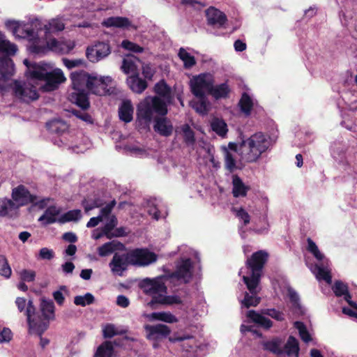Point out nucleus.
<instances>
[{"instance_id":"nucleus-1","label":"nucleus","mask_w":357,"mask_h":357,"mask_svg":"<svg viewBox=\"0 0 357 357\" xmlns=\"http://www.w3.org/2000/svg\"><path fill=\"white\" fill-rule=\"evenodd\" d=\"M181 254L176 263V270L170 274H165L154 278H145L142 283L144 292L152 297L148 303L151 308H155L156 304L174 305L183 304L185 301L178 295H167L166 284L174 287L190 282L192 277V260L199 261V253L187 245L178 248Z\"/></svg>"},{"instance_id":"nucleus-2","label":"nucleus","mask_w":357,"mask_h":357,"mask_svg":"<svg viewBox=\"0 0 357 357\" xmlns=\"http://www.w3.org/2000/svg\"><path fill=\"white\" fill-rule=\"evenodd\" d=\"M24 64L26 67V82L14 80L10 84L13 96L22 102H29L37 100L39 97L38 87L43 91H52L66 81L60 68L52 70L50 65L45 62L30 63L24 59Z\"/></svg>"},{"instance_id":"nucleus-3","label":"nucleus","mask_w":357,"mask_h":357,"mask_svg":"<svg viewBox=\"0 0 357 357\" xmlns=\"http://www.w3.org/2000/svg\"><path fill=\"white\" fill-rule=\"evenodd\" d=\"M277 137L270 136L261 132H255L250 137L241 135L237 142H229L228 146H223L225 166L229 172L237 169L236 160L232 151L239 156V161L244 163L256 162L264 153L271 150Z\"/></svg>"},{"instance_id":"nucleus-4","label":"nucleus","mask_w":357,"mask_h":357,"mask_svg":"<svg viewBox=\"0 0 357 357\" xmlns=\"http://www.w3.org/2000/svg\"><path fill=\"white\" fill-rule=\"evenodd\" d=\"M5 24L16 38L26 39L30 43L28 49L32 53L41 54L52 50L56 53L68 54L74 48L71 42L63 43L54 39L45 41L40 38L38 30L42 28V22L38 19L24 24L15 20H8Z\"/></svg>"},{"instance_id":"nucleus-5","label":"nucleus","mask_w":357,"mask_h":357,"mask_svg":"<svg viewBox=\"0 0 357 357\" xmlns=\"http://www.w3.org/2000/svg\"><path fill=\"white\" fill-rule=\"evenodd\" d=\"M268 253L263 250L257 251L247 259L246 266L239 271L247 286L249 293L245 292L243 299L241 300L242 306L247 308L256 306L260 301L257 296L259 291V283L263 267L267 260Z\"/></svg>"},{"instance_id":"nucleus-6","label":"nucleus","mask_w":357,"mask_h":357,"mask_svg":"<svg viewBox=\"0 0 357 357\" xmlns=\"http://www.w3.org/2000/svg\"><path fill=\"white\" fill-rule=\"evenodd\" d=\"M155 92L160 96H148L137 105V116L141 124L149 126L154 114L166 116L167 105L173 101L170 88L161 81L155 86Z\"/></svg>"},{"instance_id":"nucleus-7","label":"nucleus","mask_w":357,"mask_h":357,"mask_svg":"<svg viewBox=\"0 0 357 357\" xmlns=\"http://www.w3.org/2000/svg\"><path fill=\"white\" fill-rule=\"evenodd\" d=\"M93 75L84 70H77L71 73L73 91L69 94V100L82 109L89 107V101L86 89H89V82Z\"/></svg>"},{"instance_id":"nucleus-8","label":"nucleus","mask_w":357,"mask_h":357,"mask_svg":"<svg viewBox=\"0 0 357 357\" xmlns=\"http://www.w3.org/2000/svg\"><path fill=\"white\" fill-rule=\"evenodd\" d=\"M307 250L316 259L314 264H307L311 272L318 280H324L328 284L332 282L328 259L319 250L316 243L310 238L307 240Z\"/></svg>"},{"instance_id":"nucleus-9","label":"nucleus","mask_w":357,"mask_h":357,"mask_svg":"<svg viewBox=\"0 0 357 357\" xmlns=\"http://www.w3.org/2000/svg\"><path fill=\"white\" fill-rule=\"evenodd\" d=\"M17 51L15 44L8 40L5 36L0 33V52H4L7 55H14ZM14 72L13 61L7 56L0 58V90L3 91L6 79L11 77Z\"/></svg>"},{"instance_id":"nucleus-10","label":"nucleus","mask_w":357,"mask_h":357,"mask_svg":"<svg viewBox=\"0 0 357 357\" xmlns=\"http://www.w3.org/2000/svg\"><path fill=\"white\" fill-rule=\"evenodd\" d=\"M212 84H214V79L211 73L199 74L190 80L191 91L196 97L206 96L210 93Z\"/></svg>"},{"instance_id":"nucleus-11","label":"nucleus","mask_w":357,"mask_h":357,"mask_svg":"<svg viewBox=\"0 0 357 357\" xmlns=\"http://www.w3.org/2000/svg\"><path fill=\"white\" fill-rule=\"evenodd\" d=\"M65 28V24L63 22V19L61 17H56L55 18H52L50 20L47 24H43L42 28L38 30V37L41 39H43L45 41H50L51 40H54L53 38H49V35L51 33H55L57 32H60L63 31ZM54 40H56V38ZM59 42H71L73 43L75 46V43L71 40H58Z\"/></svg>"},{"instance_id":"nucleus-12","label":"nucleus","mask_w":357,"mask_h":357,"mask_svg":"<svg viewBox=\"0 0 357 357\" xmlns=\"http://www.w3.org/2000/svg\"><path fill=\"white\" fill-rule=\"evenodd\" d=\"M129 254L131 265L135 266H147L158 259V255L146 248H137L130 250Z\"/></svg>"},{"instance_id":"nucleus-13","label":"nucleus","mask_w":357,"mask_h":357,"mask_svg":"<svg viewBox=\"0 0 357 357\" xmlns=\"http://www.w3.org/2000/svg\"><path fill=\"white\" fill-rule=\"evenodd\" d=\"M129 265H131L129 252L126 253L115 252L109 263L112 273L116 276H123Z\"/></svg>"},{"instance_id":"nucleus-14","label":"nucleus","mask_w":357,"mask_h":357,"mask_svg":"<svg viewBox=\"0 0 357 357\" xmlns=\"http://www.w3.org/2000/svg\"><path fill=\"white\" fill-rule=\"evenodd\" d=\"M46 126L52 132L58 134L60 136L59 139L56 138L54 139V143L55 144L59 147L68 146L67 136L68 134L66 132L68 130L66 123L62 121L53 120L47 123Z\"/></svg>"},{"instance_id":"nucleus-15","label":"nucleus","mask_w":357,"mask_h":357,"mask_svg":"<svg viewBox=\"0 0 357 357\" xmlns=\"http://www.w3.org/2000/svg\"><path fill=\"white\" fill-rule=\"evenodd\" d=\"M111 53L109 45L103 42H99L86 51V56L89 61L96 63L105 59Z\"/></svg>"},{"instance_id":"nucleus-16","label":"nucleus","mask_w":357,"mask_h":357,"mask_svg":"<svg viewBox=\"0 0 357 357\" xmlns=\"http://www.w3.org/2000/svg\"><path fill=\"white\" fill-rule=\"evenodd\" d=\"M144 330L146 338L154 342L165 339L171 333L169 326L161 324L156 325L146 324L144 326Z\"/></svg>"},{"instance_id":"nucleus-17","label":"nucleus","mask_w":357,"mask_h":357,"mask_svg":"<svg viewBox=\"0 0 357 357\" xmlns=\"http://www.w3.org/2000/svg\"><path fill=\"white\" fill-rule=\"evenodd\" d=\"M111 82L112 78L109 76L93 75L88 91L98 96H105L109 93L107 86Z\"/></svg>"},{"instance_id":"nucleus-18","label":"nucleus","mask_w":357,"mask_h":357,"mask_svg":"<svg viewBox=\"0 0 357 357\" xmlns=\"http://www.w3.org/2000/svg\"><path fill=\"white\" fill-rule=\"evenodd\" d=\"M12 200L17 204V208L34 202L36 196L31 195L29 191L22 185H20L12 190Z\"/></svg>"},{"instance_id":"nucleus-19","label":"nucleus","mask_w":357,"mask_h":357,"mask_svg":"<svg viewBox=\"0 0 357 357\" xmlns=\"http://www.w3.org/2000/svg\"><path fill=\"white\" fill-rule=\"evenodd\" d=\"M207 24L214 28H221L225 24L226 15L218 8L211 6L205 11Z\"/></svg>"},{"instance_id":"nucleus-20","label":"nucleus","mask_w":357,"mask_h":357,"mask_svg":"<svg viewBox=\"0 0 357 357\" xmlns=\"http://www.w3.org/2000/svg\"><path fill=\"white\" fill-rule=\"evenodd\" d=\"M153 120L155 132L164 137H169L172 134L173 125L165 116L154 114Z\"/></svg>"},{"instance_id":"nucleus-21","label":"nucleus","mask_w":357,"mask_h":357,"mask_svg":"<svg viewBox=\"0 0 357 357\" xmlns=\"http://www.w3.org/2000/svg\"><path fill=\"white\" fill-rule=\"evenodd\" d=\"M61 209L60 207L55 205H50L45 209L43 214L38 220L44 226H47L56 222H58V216L61 213Z\"/></svg>"},{"instance_id":"nucleus-22","label":"nucleus","mask_w":357,"mask_h":357,"mask_svg":"<svg viewBox=\"0 0 357 357\" xmlns=\"http://www.w3.org/2000/svg\"><path fill=\"white\" fill-rule=\"evenodd\" d=\"M102 24L107 28L116 27L124 29L132 27L135 29H137L136 26L132 25L129 19L125 17H110L104 20Z\"/></svg>"},{"instance_id":"nucleus-23","label":"nucleus","mask_w":357,"mask_h":357,"mask_svg":"<svg viewBox=\"0 0 357 357\" xmlns=\"http://www.w3.org/2000/svg\"><path fill=\"white\" fill-rule=\"evenodd\" d=\"M115 205V200H113L108 203L107 204H106L105 206L101 208L99 215H98L97 217H93L89 220V221L86 224V227L89 228H91L97 226L99 224V222L103 220L104 218H106V217L110 215Z\"/></svg>"},{"instance_id":"nucleus-24","label":"nucleus","mask_w":357,"mask_h":357,"mask_svg":"<svg viewBox=\"0 0 357 357\" xmlns=\"http://www.w3.org/2000/svg\"><path fill=\"white\" fill-rule=\"evenodd\" d=\"M232 194L234 197H245L250 187L245 185L237 175L232 176Z\"/></svg>"},{"instance_id":"nucleus-25","label":"nucleus","mask_w":357,"mask_h":357,"mask_svg":"<svg viewBox=\"0 0 357 357\" xmlns=\"http://www.w3.org/2000/svg\"><path fill=\"white\" fill-rule=\"evenodd\" d=\"M18 208L17 204L8 198L0 199V217L13 216L17 213Z\"/></svg>"},{"instance_id":"nucleus-26","label":"nucleus","mask_w":357,"mask_h":357,"mask_svg":"<svg viewBox=\"0 0 357 357\" xmlns=\"http://www.w3.org/2000/svg\"><path fill=\"white\" fill-rule=\"evenodd\" d=\"M332 289L336 296H343L345 301H347L349 305L357 308L356 305L351 301V297L349 293L347 284L341 281H336L334 283Z\"/></svg>"},{"instance_id":"nucleus-27","label":"nucleus","mask_w":357,"mask_h":357,"mask_svg":"<svg viewBox=\"0 0 357 357\" xmlns=\"http://www.w3.org/2000/svg\"><path fill=\"white\" fill-rule=\"evenodd\" d=\"M230 91V87L227 82L216 85L212 84L209 95L212 96L216 100L225 99L229 96Z\"/></svg>"},{"instance_id":"nucleus-28","label":"nucleus","mask_w":357,"mask_h":357,"mask_svg":"<svg viewBox=\"0 0 357 357\" xmlns=\"http://www.w3.org/2000/svg\"><path fill=\"white\" fill-rule=\"evenodd\" d=\"M150 321H161L168 324L176 323L178 319L170 312H157L145 315Z\"/></svg>"},{"instance_id":"nucleus-29","label":"nucleus","mask_w":357,"mask_h":357,"mask_svg":"<svg viewBox=\"0 0 357 357\" xmlns=\"http://www.w3.org/2000/svg\"><path fill=\"white\" fill-rule=\"evenodd\" d=\"M127 83L130 89L135 93H141L147 87V83L137 75H132L128 77Z\"/></svg>"},{"instance_id":"nucleus-30","label":"nucleus","mask_w":357,"mask_h":357,"mask_svg":"<svg viewBox=\"0 0 357 357\" xmlns=\"http://www.w3.org/2000/svg\"><path fill=\"white\" fill-rule=\"evenodd\" d=\"M133 107L130 100H124L119 108V119L125 123L132 120Z\"/></svg>"},{"instance_id":"nucleus-31","label":"nucleus","mask_w":357,"mask_h":357,"mask_svg":"<svg viewBox=\"0 0 357 357\" xmlns=\"http://www.w3.org/2000/svg\"><path fill=\"white\" fill-rule=\"evenodd\" d=\"M283 354L288 356L298 357L299 345L298 340L293 336H289L286 344L283 346Z\"/></svg>"},{"instance_id":"nucleus-32","label":"nucleus","mask_w":357,"mask_h":357,"mask_svg":"<svg viewBox=\"0 0 357 357\" xmlns=\"http://www.w3.org/2000/svg\"><path fill=\"white\" fill-rule=\"evenodd\" d=\"M347 146L341 143H334L331 146V155L340 163H343L345 160Z\"/></svg>"},{"instance_id":"nucleus-33","label":"nucleus","mask_w":357,"mask_h":357,"mask_svg":"<svg viewBox=\"0 0 357 357\" xmlns=\"http://www.w3.org/2000/svg\"><path fill=\"white\" fill-rule=\"evenodd\" d=\"M247 317L255 323L266 329L270 328L273 325V322L269 319L254 310H249L247 313Z\"/></svg>"},{"instance_id":"nucleus-34","label":"nucleus","mask_w":357,"mask_h":357,"mask_svg":"<svg viewBox=\"0 0 357 357\" xmlns=\"http://www.w3.org/2000/svg\"><path fill=\"white\" fill-rule=\"evenodd\" d=\"M40 310L45 319L49 320L54 317V304L50 299L42 298L40 300Z\"/></svg>"},{"instance_id":"nucleus-35","label":"nucleus","mask_w":357,"mask_h":357,"mask_svg":"<svg viewBox=\"0 0 357 357\" xmlns=\"http://www.w3.org/2000/svg\"><path fill=\"white\" fill-rule=\"evenodd\" d=\"M107 222L102 229V233L94 236L95 239L100 238L102 235H105L107 238L112 236L111 232L117 225V219L114 215H108L106 217Z\"/></svg>"},{"instance_id":"nucleus-36","label":"nucleus","mask_w":357,"mask_h":357,"mask_svg":"<svg viewBox=\"0 0 357 357\" xmlns=\"http://www.w3.org/2000/svg\"><path fill=\"white\" fill-rule=\"evenodd\" d=\"M211 128L218 136L225 138L228 132L227 125L225 121L221 119L215 118L211 123Z\"/></svg>"},{"instance_id":"nucleus-37","label":"nucleus","mask_w":357,"mask_h":357,"mask_svg":"<svg viewBox=\"0 0 357 357\" xmlns=\"http://www.w3.org/2000/svg\"><path fill=\"white\" fill-rule=\"evenodd\" d=\"M82 212L79 209L71 210L60 215L58 218V222L63 224L72 221L77 222L82 218Z\"/></svg>"},{"instance_id":"nucleus-38","label":"nucleus","mask_w":357,"mask_h":357,"mask_svg":"<svg viewBox=\"0 0 357 357\" xmlns=\"http://www.w3.org/2000/svg\"><path fill=\"white\" fill-rule=\"evenodd\" d=\"M179 59L183 61V66L186 69H190L196 64V60L194 56L190 54L187 50L181 47L178 52Z\"/></svg>"},{"instance_id":"nucleus-39","label":"nucleus","mask_w":357,"mask_h":357,"mask_svg":"<svg viewBox=\"0 0 357 357\" xmlns=\"http://www.w3.org/2000/svg\"><path fill=\"white\" fill-rule=\"evenodd\" d=\"M264 347L266 350L270 351L275 354H283L282 341L280 338H274L265 342Z\"/></svg>"},{"instance_id":"nucleus-40","label":"nucleus","mask_w":357,"mask_h":357,"mask_svg":"<svg viewBox=\"0 0 357 357\" xmlns=\"http://www.w3.org/2000/svg\"><path fill=\"white\" fill-rule=\"evenodd\" d=\"M147 213L156 220L165 218L167 215V211L160 208V206L156 205L154 202H150L147 206Z\"/></svg>"},{"instance_id":"nucleus-41","label":"nucleus","mask_w":357,"mask_h":357,"mask_svg":"<svg viewBox=\"0 0 357 357\" xmlns=\"http://www.w3.org/2000/svg\"><path fill=\"white\" fill-rule=\"evenodd\" d=\"M197 100L191 102L192 107L201 114H206L208 110V102L206 96L197 97Z\"/></svg>"},{"instance_id":"nucleus-42","label":"nucleus","mask_w":357,"mask_h":357,"mask_svg":"<svg viewBox=\"0 0 357 357\" xmlns=\"http://www.w3.org/2000/svg\"><path fill=\"white\" fill-rule=\"evenodd\" d=\"M29 328L31 332L36 333L39 336L47 330L48 327V321H38L36 319L28 322Z\"/></svg>"},{"instance_id":"nucleus-43","label":"nucleus","mask_w":357,"mask_h":357,"mask_svg":"<svg viewBox=\"0 0 357 357\" xmlns=\"http://www.w3.org/2000/svg\"><path fill=\"white\" fill-rule=\"evenodd\" d=\"M287 296L289 298L293 309L296 312H303L300 304V298L297 292L291 287L287 289Z\"/></svg>"},{"instance_id":"nucleus-44","label":"nucleus","mask_w":357,"mask_h":357,"mask_svg":"<svg viewBox=\"0 0 357 357\" xmlns=\"http://www.w3.org/2000/svg\"><path fill=\"white\" fill-rule=\"evenodd\" d=\"M254 104V101L248 93H243L239 102L241 111L247 116L250 115Z\"/></svg>"},{"instance_id":"nucleus-45","label":"nucleus","mask_w":357,"mask_h":357,"mask_svg":"<svg viewBox=\"0 0 357 357\" xmlns=\"http://www.w3.org/2000/svg\"><path fill=\"white\" fill-rule=\"evenodd\" d=\"M113 346L110 342H105L100 344L94 355V357H112Z\"/></svg>"},{"instance_id":"nucleus-46","label":"nucleus","mask_w":357,"mask_h":357,"mask_svg":"<svg viewBox=\"0 0 357 357\" xmlns=\"http://www.w3.org/2000/svg\"><path fill=\"white\" fill-rule=\"evenodd\" d=\"M176 340L181 342V346L186 351H189L196 347L195 340L192 336L181 335L176 337Z\"/></svg>"},{"instance_id":"nucleus-47","label":"nucleus","mask_w":357,"mask_h":357,"mask_svg":"<svg viewBox=\"0 0 357 357\" xmlns=\"http://www.w3.org/2000/svg\"><path fill=\"white\" fill-rule=\"evenodd\" d=\"M94 301L95 298L91 293H86L83 296H76L74 298V303L82 307L92 304Z\"/></svg>"},{"instance_id":"nucleus-48","label":"nucleus","mask_w":357,"mask_h":357,"mask_svg":"<svg viewBox=\"0 0 357 357\" xmlns=\"http://www.w3.org/2000/svg\"><path fill=\"white\" fill-rule=\"evenodd\" d=\"M294 327L298 331L300 337L304 342L308 343L312 340L311 335L303 322L297 321L294 322Z\"/></svg>"},{"instance_id":"nucleus-49","label":"nucleus","mask_w":357,"mask_h":357,"mask_svg":"<svg viewBox=\"0 0 357 357\" xmlns=\"http://www.w3.org/2000/svg\"><path fill=\"white\" fill-rule=\"evenodd\" d=\"M126 150L135 157L144 158L149 155L145 148L138 145H128L126 147Z\"/></svg>"},{"instance_id":"nucleus-50","label":"nucleus","mask_w":357,"mask_h":357,"mask_svg":"<svg viewBox=\"0 0 357 357\" xmlns=\"http://www.w3.org/2000/svg\"><path fill=\"white\" fill-rule=\"evenodd\" d=\"M103 335L106 338H111L116 335L123 334L126 333L125 330H119L114 324H107L103 330Z\"/></svg>"},{"instance_id":"nucleus-51","label":"nucleus","mask_w":357,"mask_h":357,"mask_svg":"<svg viewBox=\"0 0 357 357\" xmlns=\"http://www.w3.org/2000/svg\"><path fill=\"white\" fill-rule=\"evenodd\" d=\"M184 141L188 145H193L195 142V133L189 125L185 124L181 128Z\"/></svg>"},{"instance_id":"nucleus-52","label":"nucleus","mask_w":357,"mask_h":357,"mask_svg":"<svg viewBox=\"0 0 357 357\" xmlns=\"http://www.w3.org/2000/svg\"><path fill=\"white\" fill-rule=\"evenodd\" d=\"M11 273L12 271L6 257L3 255H0V275L6 278H9Z\"/></svg>"},{"instance_id":"nucleus-53","label":"nucleus","mask_w":357,"mask_h":357,"mask_svg":"<svg viewBox=\"0 0 357 357\" xmlns=\"http://www.w3.org/2000/svg\"><path fill=\"white\" fill-rule=\"evenodd\" d=\"M116 248L114 242H107L98 248V253L100 257H106L113 253Z\"/></svg>"},{"instance_id":"nucleus-54","label":"nucleus","mask_w":357,"mask_h":357,"mask_svg":"<svg viewBox=\"0 0 357 357\" xmlns=\"http://www.w3.org/2000/svg\"><path fill=\"white\" fill-rule=\"evenodd\" d=\"M261 313L262 314L269 316L279 321L284 320V314L275 308L264 309L262 310Z\"/></svg>"},{"instance_id":"nucleus-55","label":"nucleus","mask_w":357,"mask_h":357,"mask_svg":"<svg viewBox=\"0 0 357 357\" xmlns=\"http://www.w3.org/2000/svg\"><path fill=\"white\" fill-rule=\"evenodd\" d=\"M121 47L126 50L135 53H142L144 52V48L128 40L122 41Z\"/></svg>"},{"instance_id":"nucleus-56","label":"nucleus","mask_w":357,"mask_h":357,"mask_svg":"<svg viewBox=\"0 0 357 357\" xmlns=\"http://www.w3.org/2000/svg\"><path fill=\"white\" fill-rule=\"evenodd\" d=\"M121 68L126 74L135 73L136 71V65L135 62L130 59H124Z\"/></svg>"},{"instance_id":"nucleus-57","label":"nucleus","mask_w":357,"mask_h":357,"mask_svg":"<svg viewBox=\"0 0 357 357\" xmlns=\"http://www.w3.org/2000/svg\"><path fill=\"white\" fill-rule=\"evenodd\" d=\"M20 277L23 282H33L36 278V272L32 270L23 269L20 272Z\"/></svg>"},{"instance_id":"nucleus-58","label":"nucleus","mask_w":357,"mask_h":357,"mask_svg":"<svg viewBox=\"0 0 357 357\" xmlns=\"http://www.w3.org/2000/svg\"><path fill=\"white\" fill-rule=\"evenodd\" d=\"M233 211L236 213V215L243 222L244 225H246L250 222V217L243 208H233Z\"/></svg>"},{"instance_id":"nucleus-59","label":"nucleus","mask_w":357,"mask_h":357,"mask_svg":"<svg viewBox=\"0 0 357 357\" xmlns=\"http://www.w3.org/2000/svg\"><path fill=\"white\" fill-rule=\"evenodd\" d=\"M11 339V331L8 328L0 327V343L8 342Z\"/></svg>"},{"instance_id":"nucleus-60","label":"nucleus","mask_w":357,"mask_h":357,"mask_svg":"<svg viewBox=\"0 0 357 357\" xmlns=\"http://www.w3.org/2000/svg\"><path fill=\"white\" fill-rule=\"evenodd\" d=\"M54 257V253L53 250L47 248H43L39 251L38 259L50 260Z\"/></svg>"},{"instance_id":"nucleus-61","label":"nucleus","mask_w":357,"mask_h":357,"mask_svg":"<svg viewBox=\"0 0 357 357\" xmlns=\"http://www.w3.org/2000/svg\"><path fill=\"white\" fill-rule=\"evenodd\" d=\"M73 114L77 118L82 119V121H84L86 123H93L92 117L86 112L79 111V110H73Z\"/></svg>"},{"instance_id":"nucleus-62","label":"nucleus","mask_w":357,"mask_h":357,"mask_svg":"<svg viewBox=\"0 0 357 357\" xmlns=\"http://www.w3.org/2000/svg\"><path fill=\"white\" fill-rule=\"evenodd\" d=\"M36 312V307L33 305L32 301L29 300L27 303L26 307V315L27 317V321L29 322L35 318L32 317Z\"/></svg>"},{"instance_id":"nucleus-63","label":"nucleus","mask_w":357,"mask_h":357,"mask_svg":"<svg viewBox=\"0 0 357 357\" xmlns=\"http://www.w3.org/2000/svg\"><path fill=\"white\" fill-rule=\"evenodd\" d=\"M101 205L102 204L100 203H98L96 201L89 202L86 199H84L82 202V206H83L86 213H88L89 211H90L96 208L100 207Z\"/></svg>"},{"instance_id":"nucleus-64","label":"nucleus","mask_w":357,"mask_h":357,"mask_svg":"<svg viewBox=\"0 0 357 357\" xmlns=\"http://www.w3.org/2000/svg\"><path fill=\"white\" fill-rule=\"evenodd\" d=\"M63 62L64 65L69 69L78 66L83 63L81 59L70 60L68 59H63Z\"/></svg>"}]
</instances>
